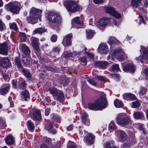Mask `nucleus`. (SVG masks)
I'll use <instances>...</instances> for the list:
<instances>
[{
  "mask_svg": "<svg viewBox=\"0 0 148 148\" xmlns=\"http://www.w3.org/2000/svg\"><path fill=\"white\" fill-rule=\"evenodd\" d=\"M10 64V62L8 58H3L1 62L0 66L1 67L7 68Z\"/></svg>",
  "mask_w": 148,
  "mask_h": 148,
  "instance_id": "dca6fc26",
  "label": "nucleus"
},
{
  "mask_svg": "<svg viewBox=\"0 0 148 148\" xmlns=\"http://www.w3.org/2000/svg\"><path fill=\"white\" fill-rule=\"evenodd\" d=\"M9 89V87L8 86L1 88L0 90V94L1 95H4L8 92Z\"/></svg>",
  "mask_w": 148,
  "mask_h": 148,
  "instance_id": "f704fd0d",
  "label": "nucleus"
},
{
  "mask_svg": "<svg viewBox=\"0 0 148 148\" xmlns=\"http://www.w3.org/2000/svg\"><path fill=\"white\" fill-rule=\"evenodd\" d=\"M105 148H115L114 145V142L113 140H111L105 144Z\"/></svg>",
  "mask_w": 148,
  "mask_h": 148,
  "instance_id": "5701e85b",
  "label": "nucleus"
},
{
  "mask_svg": "<svg viewBox=\"0 0 148 148\" xmlns=\"http://www.w3.org/2000/svg\"><path fill=\"white\" fill-rule=\"evenodd\" d=\"M57 96L56 100L58 101L61 102L64 99V95L61 91H60L59 92H58V94Z\"/></svg>",
  "mask_w": 148,
  "mask_h": 148,
  "instance_id": "bb28decb",
  "label": "nucleus"
},
{
  "mask_svg": "<svg viewBox=\"0 0 148 148\" xmlns=\"http://www.w3.org/2000/svg\"><path fill=\"white\" fill-rule=\"evenodd\" d=\"M52 51L55 53H58L60 52V49L58 47L54 48Z\"/></svg>",
  "mask_w": 148,
  "mask_h": 148,
  "instance_id": "680f3d73",
  "label": "nucleus"
},
{
  "mask_svg": "<svg viewBox=\"0 0 148 148\" xmlns=\"http://www.w3.org/2000/svg\"><path fill=\"white\" fill-rule=\"evenodd\" d=\"M133 116L135 119H140L143 117V114L142 112H134L133 114Z\"/></svg>",
  "mask_w": 148,
  "mask_h": 148,
  "instance_id": "393cba45",
  "label": "nucleus"
},
{
  "mask_svg": "<svg viewBox=\"0 0 148 148\" xmlns=\"http://www.w3.org/2000/svg\"><path fill=\"white\" fill-rule=\"evenodd\" d=\"M130 93H125L123 95V97L124 99L125 100H127L129 98Z\"/></svg>",
  "mask_w": 148,
  "mask_h": 148,
  "instance_id": "bf43d9fd",
  "label": "nucleus"
},
{
  "mask_svg": "<svg viewBox=\"0 0 148 148\" xmlns=\"http://www.w3.org/2000/svg\"><path fill=\"white\" fill-rule=\"evenodd\" d=\"M8 46L6 43L5 42L0 44V53L7 55L8 54Z\"/></svg>",
  "mask_w": 148,
  "mask_h": 148,
  "instance_id": "2eb2a0df",
  "label": "nucleus"
},
{
  "mask_svg": "<svg viewBox=\"0 0 148 148\" xmlns=\"http://www.w3.org/2000/svg\"><path fill=\"white\" fill-rule=\"evenodd\" d=\"M27 127L30 130H34L35 127L34 125L30 120L28 122Z\"/></svg>",
  "mask_w": 148,
  "mask_h": 148,
  "instance_id": "4c0bfd02",
  "label": "nucleus"
},
{
  "mask_svg": "<svg viewBox=\"0 0 148 148\" xmlns=\"http://www.w3.org/2000/svg\"><path fill=\"white\" fill-rule=\"evenodd\" d=\"M47 18L51 22L56 24V25L53 26L54 29L57 31L60 29L62 23V17L60 14L55 12H51L48 13Z\"/></svg>",
  "mask_w": 148,
  "mask_h": 148,
  "instance_id": "f257e3e1",
  "label": "nucleus"
},
{
  "mask_svg": "<svg viewBox=\"0 0 148 148\" xmlns=\"http://www.w3.org/2000/svg\"><path fill=\"white\" fill-rule=\"evenodd\" d=\"M95 65L100 68L102 67V62L101 61L96 62L95 64Z\"/></svg>",
  "mask_w": 148,
  "mask_h": 148,
  "instance_id": "13d9d810",
  "label": "nucleus"
},
{
  "mask_svg": "<svg viewBox=\"0 0 148 148\" xmlns=\"http://www.w3.org/2000/svg\"><path fill=\"white\" fill-rule=\"evenodd\" d=\"M103 8L104 10H106V12L109 13L115 18L117 19H119L121 18V14L115 11L113 8L110 7L107 8L103 7Z\"/></svg>",
  "mask_w": 148,
  "mask_h": 148,
  "instance_id": "6e6552de",
  "label": "nucleus"
},
{
  "mask_svg": "<svg viewBox=\"0 0 148 148\" xmlns=\"http://www.w3.org/2000/svg\"><path fill=\"white\" fill-rule=\"evenodd\" d=\"M49 91L53 96H57L58 94V92L56 88H51L49 89Z\"/></svg>",
  "mask_w": 148,
  "mask_h": 148,
  "instance_id": "473e14b6",
  "label": "nucleus"
},
{
  "mask_svg": "<svg viewBox=\"0 0 148 148\" xmlns=\"http://www.w3.org/2000/svg\"><path fill=\"white\" fill-rule=\"evenodd\" d=\"M108 63L107 62H102V69H106L108 67Z\"/></svg>",
  "mask_w": 148,
  "mask_h": 148,
  "instance_id": "5fc2aeb1",
  "label": "nucleus"
},
{
  "mask_svg": "<svg viewBox=\"0 0 148 148\" xmlns=\"http://www.w3.org/2000/svg\"><path fill=\"white\" fill-rule=\"evenodd\" d=\"M109 49L106 44H102V54H107L108 52Z\"/></svg>",
  "mask_w": 148,
  "mask_h": 148,
  "instance_id": "c9c22d12",
  "label": "nucleus"
},
{
  "mask_svg": "<svg viewBox=\"0 0 148 148\" xmlns=\"http://www.w3.org/2000/svg\"><path fill=\"white\" fill-rule=\"evenodd\" d=\"M108 103L105 94L102 92V109L108 107Z\"/></svg>",
  "mask_w": 148,
  "mask_h": 148,
  "instance_id": "6ab92c4d",
  "label": "nucleus"
},
{
  "mask_svg": "<svg viewBox=\"0 0 148 148\" xmlns=\"http://www.w3.org/2000/svg\"><path fill=\"white\" fill-rule=\"evenodd\" d=\"M112 69L113 71H119L120 69H119V64H113L112 66Z\"/></svg>",
  "mask_w": 148,
  "mask_h": 148,
  "instance_id": "3c124183",
  "label": "nucleus"
},
{
  "mask_svg": "<svg viewBox=\"0 0 148 148\" xmlns=\"http://www.w3.org/2000/svg\"><path fill=\"white\" fill-rule=\"evenodd\" d=\"M57 38V36L55 34L51 36V40L53 42H55L56 41Z\"/></svg>",
  "mask_w": 148,
  "mask_h": 148,
  "instance_id": "864d4df0",
  "label": "nucleus"
},
{
  "mask_svg": "<svg viewBox=\"0 0 148 148\" xmlns=\"http://www.w3.org/2000/svg\"><path fill=\"white\" fill-rule=\"evenodd\" d=\"M31 42L33 47L36 51L40 52V49L39 47V39L33 37L31 38Z\"/></svg>",
  "mask_w": 148,
  "mask_h": 148,
  "instance_id": "9b49d317",
  "label": "nucleus"
},
{
  "mask_svg": "<svg viewBox=\"0 0 148 148\" xmlns=\"http://www.w3.org/2000/svg\"><path fill=\"white\" fill-rule=\"evenodd\" d=\"M22 72L25 75L27 78H29L31 77V73L29 72L26 70L25 69H23Z\"/></svg>",
  "mask_w": 148,
  "mask_h": 148,
  "instance_id": "79ce46f5",
  "label": "nucleus"
},
{
  "mask_svg": "<svg viewBox=\"0 0 148 148\" xmlns=\"http://www.w3.org/2000/svg\"><path fill=\"white\" fill-rule=\"evenodd\" d=\"M47 70L48 71H50L53 73L57 72L58 70L57 68L56 67L53 68L52 67L47 66L46 67Z\"/></svg>",
  "mask_w": 148,
  "mask_h": 148,
  "instance_id": "ea45409f",
  "label": "nucleus"
},
{
  "mask_svg": "<svg viewBox=\"0 0 148 148\" xmlns=\"http://www.w3.org/2000/svg\"><path fill=\"white\" fill-rule=\"evenodd\" d=\"M10 29H12L14 31H16L17 30V27L15 23H10Z\"/></svg>",
  "mask_w": 148,
  "mask_h": 148,
  "instance_id": "c03bdc74",
  "label": "nucleus"
},
{
  "mask_svg": "<svg viewBox=\"0 0 148 148\" xmlns=\"http://www.w3.org/2000/svg\"><path fill=\"white\" fill-rule=\"evenodd\" d=\"M109 19L107 18H102V26H106L109 22Z\"/></svg>",
  "mask_w": 148,
  "mask_h": 148,
  "instance_id": "de8ad7c7",
  "label": "nucleus"
},
{
  "mask_svg": "<svg viewBox=\"0 0 148 148\" xmlns=\"http://www.w3.org/2000/svg\"><path fill=\"white\" fill-rule=\"evenodd\" d=\"M101 22L102 19L101 18L96 23V25L100 29L102 28Z\"/></svg>",
  "mask_w": 148,
  "mask_h": 148,
  "instance_id": "09e8293b",
  "label": "nucleus"
},
{
  "mask_svg": "<svg viewBox=\"0 0 148 148\" xmlns=\"http://www.w3.org/2000/svg\"><path fill=\"white\" fill-rule=\"evenodd\" d=\"M95 136L92 134L89 133L86 138V141L87 143L90 145L94 143Z\"/></svg>",
  "mask_w": 148,
  "mask_h": 148,
  "instance_id": "f3484780",
  "label": "nucleus"
},
{
  "mask_svg": "<svg viewBox=\"0 0 148 148\" xmlns=\"http://www.w3.org/2000/svg\"><path fill=\"white\" fill-rule=\"evenodd\" d=\"M21 47L23 51L26 55H29L30 54V50L26 45L25 44H21Z\"/></svg>",
  "mask_w": 148,
  "mask_h": 148,
  "instance_id": "aec40b11",
  "label": "nucleus"
},
{
  "mask_svg": "<svg viewBox=\"0 0 148 148\" xmlns=\"http://www.w3.org/2000/svg\"><path fill=\"white\" fill-rule=\"evenodd\" d=\"M21 93L23 96L25 101H27L29 99L30 96L29 93L28 91L25 90L21 92Z\"/></svg>",
  "mask_w": 148,
  "mask_h": 148,
  "instance_id": "c756f323",
  "label": "nucleus"
},
{
  "mask_svg": "<svg viewBox=\"0 0 148 148\" xmlns=\"http://www.w3.org/2000/svg\"><path fill=\"white\" fill-rule=\"evenodd\" d=\"M31 60V58L28 57L23 58L21 61L23 62L24 65L27 66L29 64Z\"/></svg>",
  "mask_w": 148,
  "mask_h": 148,
  "instance_id": "7c9ffc66",
  "label": "nucleus"
},
{
  "mask_svg": "<svg viewBox=\"0 0 148 148\" xmlns=\"http://www.w3.org/2000/svg\"><path fill=\"white\" fill-rule=\"evenodd\" d=\"M140 105L138 101L133 102L132 103V107L134 108H136L138 107Z\"/></svg>",
  "mask_w": 148,
  "mask_h": 148,
  "instance_id": "603ef678",
  "label": "nucleus"
},
{
  "mask_svg": "<svg viewBox=\"0 0 148 148\" xmlns=\"http://www.w3.org/2000/svg\"><path fill=\"white\" fill-rule=\"evenodd\" d=\"M52 118L53 120L57 119H58V116L56 114H53L51 115Z\"/></svg>",
  "mask_w": 148,
  "mask_h": 148,
  "instance_id": "e2e57ef3",
  "label": "nucleus"
},
{
  "mask_svg": "<svg viewBox=\"0 0 148 148\" xmlns=\"http://www.w3.org/2000/svg\"><path fill=\"white\" fill-rule=\"evenodd\" d=\"M80 60L81 62L83 63H86L87 62V59L85 57H83L81 58L80 59Z\"/></svg>",
  "mask_w": 148,
  "mask_h": 148,
  "instance_id": "69168bd1",
  "label": "nucleus"
},
{
  "mask_svg": "<svg viewBox=\"0 0 148 148\" xmlns=\"http://www.w3.org/2000/svg\"><path fill=\"white\" fill-rule=\"evenodd\" d=\"M46 31V29L45 28L41 27L36 29L33 32V34H36L37 33L42 34Z\"/></svg>",
  "mask_w": 148,
  "mask_h": 148,
  "instance_id": "2f4dec72",
  "label": "nucleus"
},
{
  "mask_svg": "<svg viewBox=\"0 0 148 148\" xmlns=\"http://www.w3.org/2000/svg\"><path fill=\"white\" fill-rule=\"evenodd\" d=\"M87 32V37L88 39H90L92 38L93 36L95 34V33L92 30H89L88 31H86Z\"/></svg>",
  "mask_w": 148,
  "mask_h": 148,
  "instance_id": "58836bf2",
  "label": "nucleus"
},
{
  "mask_svg": "<svg viewBox=\"0 0 148 148\" xmlns=\"http://www.w3.org/2000/svg\"><path fill=\"white\" fill-rule=\"evenodd\" d=\"M54 123L53 122L50 123L49 124L45 127V129L47 130H50L53 127V125Z\"/></svg>",
  "mask_w": 148,
  "mask_h": 148,
  "instance_id": "8fccbe9b",
  "label": "nucleus"
},
{
  "mask_svg": "<svg viewBox=\"0 0 148 148\" xmlns=\"http://www.w3.org/2000/svg\"><path fill=\"white\" fill-rule=\"evenodd\" d=\"M5 8L13 14H18L20 10V7L15 3L10 2L5 6Z\"/></svg>",
  "mask_w": 148,
  "mask_h": 148,
  "instance_id": "0eeeda50",
  "label": "nucleus"
},
{
  "mask_svg": "<svg viewBox=\"0 0 148 148\" xmlns=\"http://www.w3.org/2000/svg\"><path fill=\"white\" fill-rule=\"evenodd\" d=\"M73 35L71 34H68L63 38L62 43L64 46H70L72 44L71 39Z\"/></svg>",
  "mask_w": 148,
  "mask_h": 148,
  "instance_id": "9d476101",
  "label": "nucleus"
},
{
  "mask_svg": "<svg viewBox=\"0 0 148 148\" xmlns=\"http://www.w3.org/2000/svg\"><path fill=\"white\" fill-rule=\"evenodd\" d=\"M147 91V89L144 87H141L139 93L140 95H143L145 94Z\"/></svg>",
  "mask_w": 148,
  "mask_h": 148,
  "instance_id": "a18cd8bd",
  "label": "nucleus"
},
{
  "mask_svg": "<svg viewBox=\"0 0 148 148\" xmlns=\"http://www.w3.org/2000/svg\"><path fill=\"white\" fill-rule=\"evenodd\" d=\"M88 108L91 110L97 111L102 109V96L97 99L94 102L88 104Z\"/></svg>",
  "mask_w": 148,
  "mask_h": 148,
  "instance_id": "20e7f679",
  "label": "nucleus"
},
{
  "mask_svg": "<svg viewBox=\"0 0 148 148\" xmlns=\"http://www.w3.org/2000/svg\"><path fill=\"white\" fill-rule=\"evenodd\" d=\"M116 128V126L115 125V123L113 121H111L109 125V129L112 131L115 130Z\"/></svg>",
  "mask_w": 148,
  "mask_h": 148,
  "instance_id": "e433bc0d",
  "label": "nucleus"
},
{
  "mask_svg": "<svg viewBox=\"0 0 148 148\" xmlns=\"http://www.w3.org/2000/svg\"><path fill=\"white\" fill-rule=\"evenodd\" d=\"M74 22L79 24H82L83 23V21L79 17H77L73 19Z\"/></svg>",
  "mask_w": 148,
  "mask_h": 148,
  "instance_id": "a19ab883",
  "label": "nucleus"
},
{
  "mask_svg": "<svg viewBox=\"0 0 148 148\" xmlns=\"http://www.w3.org/2000/svg\"><path fill=\"white\" fill-rule=\"evenodd\" d=\"M19 37L21 40L23 41H25L27 38L25 34L23 32H20L19 34Z\"/></svg>",
  "mask_w": 148,
  "mask_h": 148,
  "instance_id": "37998d69",
  "label": "nucleus"
},
{
  "mask_svg": "<svg viewBox=\"0 0 148 148\" xmlns=\"http://www.w3.org/2000/svg\"><path fill=\"white\" fill-rule=\"evenodd\" d=\"M131 4L132 5L135 7H139V8H143V7H139L142 5V3L140 0H132L131 1Z\"/></svg>",
  "mask_w": 148,
  "mask_h": 148,
  "instance_id": "4be33fe9",
  "label": "nucleus"
},
{
  "mask_svg": "<svg viewBox=\"0 0 148 148\" xmlns=\"http://www.w3.org/2000/svg\"><path fill=\"white\" fill-rule=\"evenodd\" d=\"M4 24L2 21L0 19V30L2 31L4 28Z\"/></svg>",
  "mask_w": 148,
  "mask_h": 148,
  "instance_id": "052dcab7",
  "label": "nucleus"
},
{
  "mask_svg": "<svg viewBox=\"0 0 148 148\" xmlns=\"http://www.w3.org/2000/svg\"><path fill=\"white\" fill-rule=\"evenodd\" d=\"M73 54L72 53H67L64 54V57L65 58L71 57L73 56Z\"/></svg>",
  "mask_w": 148,
  "mask_h": 148,
  "instance_id": "4d7b16f0",
  "label": "nucleus"
},
{
  "mask_svg": "<svg viewBox=\"0 0 148 148\" xmlns=\"http://www.w3.org/2000/svg\"><path fill=\"white\" fill-rule=\"evenodd\" d=\"M140 47L141 52L143 53L142 56L136 58V60L138 61H140L141 63H143V60L148 58V50L142 46H141Z\"/></svg>",
  "mask_w": 148,
  "mask_h": 148,
  "instance_id": "1a4fd4ad",
  "label": "nucleus"
},
{
  "mask_svg": "<svg viewBox=\"0 0 148 148\" xmlns=\"http://www.w3.org/2000/svg\"><path fill=\"white\" fill-rule=\"evenodd\" d=\"M114 104L116 107L118 108H121L123 106L122 101L118 99H116L114 101Z\"/></svg>",
  "mask_w": 148,
  "mask_h": 148,
  "instance_id": "cd10ccee",
  "label": "nucleus"
},
{
  "mask_svg": "<svg viewBox=\"0 0 148 148\" xmlns=\"http://www.w3.org/2000/svg\"><path fill=\"white\" fill-rule=\"evenodd\" d=\"M88 82L92 85L95 86L97 85L96 82L93 79H90L88 80Z\"/></svg>",
  "mask_w": 148,
  "mask_h": 148,
  "instance_id": "6e6d98bb",
  "label": "nucleus"
},
{
  "mask_svg": "<svg viewBox=\"0 0 148 148\" xmlns=\"http://www.w3.org/2000/svg\"><path fill=\"white\" fill-rule=\"evenodd\" d=\"M15 63L18 68L22 69L23 66L21 63L20 59L18 57L16 58L14 60Z\"/></svg>",
  "mask_w": 148,
  "mask_h": 148,
  "instance_id": "c85d7f7f",
  "label": "nucleus"
},
{
  "mask_svg": "<svg viewBox=\"0 0 148 148\" xmlns=\"http://www.w3.org/2000/svg\"><path fill=\"white\" fill-rule=\"evenodd\" d=\"M33 116L35 119L37 120H40L41 119V113L39 110H36L34 111Z\"/></svg>",
  "mask_w": 148,
  "mask_h": 148,
  "instance_id": "412c9836",
  "label": "nucleus"
},
{
  "mask_svg": "<svg viewBox=\"0 0 148 148\" xmlns=\"http://www.w3.org/2000/svg\"><path fill=\"white\" fill-rule=\"evenodd\" d=\"M86 55L91 58H93L94 56V55L92 53L86 52Z\"/></svg>",
  "mask_w": 148,
  "mask_h": 148,
  "instance_id": "338daca9",
  "label": "nucleus"
},
{
  "mask_svg": "<svg viewBox=\"0 0 148 148\" xmlns=\"http://www.w3.org/2000/svg\"><path fill=\"white\" fill-rule=\"evenodd\" d=\"M112 55L116 57L118 60L121 62L124 61L127 58L123 50L120 48L114 49Z\"/></svg>",
  "mask_w": 148,
  "mask_h": 148,
  "instance_id": "423d86ee",
  "label": "nucleus"
},
{
  "mask_svg": "<svg viewBox=\"0 0 148 148\" xmlns=\"http://www.w3.org/2000/svg\"><path fill=\"white\" fill-rule=\"evenodd\" d=\"M27 84L25 81H23L18 85V88L21 90H24L27 87Z\"/></svg>",
  "mask_w": 148,
  "mask_h": 148,
  "instance_id": "72a5a7b5",
  "label": "nucleus"
},
{
  "mask_svg": "<svg viewBox=\"0 0 148 148\" xmlns=\"http://www.w3.org/2000/svg\"><path fill=\"white\" fill-rule=\"evenodd\" d=\"M115 133L117 136H119L120 141L123 142L127 139V136L124 131L119 130L116 131Z\"/></svg>",
  "mask_w": 148,
  "mask_h": 148,
  "instance_id": "f8f14e48",
  "label": "nucleus"
},
{
  "mask_svg": "<svg viewBox=\"0 0 148 148\" xmlns=\"http://www.w3.org/2000/svg\"><path fill=\"white\" fill-rule=\"evenodd\" d=\"M135 70V67L132 64H128L123 67V70L125 72L134 73Z\"/></svg>",
  "mask_w": 148,
  "mask_h": 148,
  "instance_id": "4468645a",
  "label": "nucleus"
},
{
  "mask_svg": "<svg viewBox=\"0 0 148 148\" xmlns=\"http://www.w3.org/2000/svg\"><path fill=\"white\" fill-rule=\"evenodd\" d=\"M87 114L85 113H83L82 116V120L83 123L87 126H89L90 124V120L87 118Z\"/></svg>",
  "mask_w": 148,
  "mask_h": 148,
  "instance_id": "a211bd4d",
  "label": "nucleus"
},
{
  "mask_svg": "<svg viewBox=\"0 0 148 148\" xmlns=\"http://www.w3.org/2000/svg\"><path fill=\"white\" fill-rule=\"evenodd\" d=\"M5 141L7 144L8 145H11L13 144L14 141L13 136L11 135H9L7 137Z\"/></svg>",
  "mask_w": 148,
  "mask_h": 148,
  "instance_id": "a878e982",
  "label": "nucleus"
},
{
  "mask_svg": "<svg viewBox=\"0 0 148 148\" xmlns=\"http://www.w3.org/2000/svg\"><path fill=\"white\" fill-rule=\"evenodd\" d=\"M116 122L119 125L124 127L131 123V121L129 116L125 114L120 113L116 118Z\"/></svg>",
  "mask_w": 148,
  "mask_h": 148,
  "instance_id": "7ed1b4c3",
  "label": "nucleus"
},
{
  "mask_svg": "<svg viewBox=\"0 0 148 148\" xmlns=\"http://www.w3.org/2000/svg\"><path fill=\"white\" fill-rule=\"evenodd\" d=\"M69 82V79L67 77H64L63 79L62 80L61 82L62 84H63V86H65L67 85Z\"/></svg>",
  "mask_w": 148,
  "mask_h": 148,
  "instance_id": "49530a36",
  "label": "nucleus"
},
{
  "mask_svg": "<svg viewBox=\"0 0 148 148\" xmlns=\"http://www.w3.org/2000/svg\"><path fill=\"white\" fill-rule=\"evenodd\" d=\"M129 98L132 100H135L136 99V97L134 95L130 93Z\"/></svg>",
  "mask_w": 148,
  "mask_h": 148,
  "instance_id": "0e129e2a",
  "label": "nucleus"
},
{
  "mask_svg": "<svg viewBox=\"0 0 148 148\" xmlns=\"http://www.w3.org/2000/svg\"><path fill=\"white\" fill-rule=\"evenodd\" d=\"M139 10L142 12L141 13L142 15L139 16V18H140L139 24L143 23L145 25L146 24V23L144 21L143 16L144 17L145 19H147V10H145L143 8H139Z\"/></svg>",
  "mask_w": 148,
  "mask_h": 148,
  "instance_id": "ddd939ff",
  "label": "nucleus"
},
{
  "mask_svg": "<svg viewBox=\"0 0 148 148\" xmlns=\"http://www.w3.org/2000/svg\"><path fill=\"white\" fill-rule=\"evenodd\" d=\"M42 10L33 8L30 11V16L27 17V21L28 23L34 24L37 22V18L41 16Z\"/></svg>",
  "mask_w": 148,
  "mask_h": 148,
  "instance_id": "f03ea898",
  "label": "nucleus"
},
{
  "mask_svg": "<svg viewBox=\"0 0 148 148\" xmlns=\"http://www.w3.org/2000/svg\"><path fill=\"white\" fill-rule=\"evenodd\" d=\"M65 5L68 11L73 13L78 11L80 10L79 5L75 1H69L66 2Z\"/></svg>",
  "mask_w": 148,
  "mask_h": 148,
  "instance_id": "39448f33",
  "label": "nucleus"
},
{
  "mask_svg": "<svg viewBox=\"0 0 148 148\" xmlns=\"http://www.w3.org/2000/svg\"><path fill=\"white\" fill-rule=\"evenodd\" d=\"M108 42L111 45L118 44L120 43L119 41L114 37H110L109 38Z\"/></svg>",
  "mask_w": 148,
  "mask_h": 148,
  "instance_id": "b1692460",
  "label": "nucleus"
},
{
  "mask_svg": "<svg viewBox=\"0 0 148 148\" xmlns=\"http://www.w3.org/2000/svg\"><path fill=\"white\" fill-rule=\"evenodd\" d=\"M50 108H47L45 110V114L46 116H48L49 114Z\"/></svg>",
  "mask_w": 148,
  "mask_h": 148,
  "instance_id": "774afa93",
  "label": "nucleus"
}]
</instances>
